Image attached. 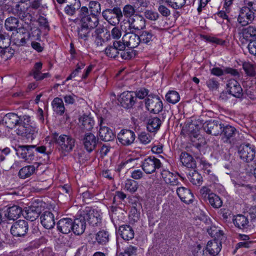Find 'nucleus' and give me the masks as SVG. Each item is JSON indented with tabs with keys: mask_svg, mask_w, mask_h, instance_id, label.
<instances>
[{
	"mask_svg": "<svg viewBox=\"0 0 256 256\" xmlns=\"http://www.w3.org/2000/svg\"><path fill=\"white\" fill-rule=\"evenodd\" d=\"M54 138L58 145V148L62 152H71L75 146V140L70 135L61 134L58 136L56 133L54 134Z\"/></svg>",
	"mask_w": 256,
	"mask_h": 256,
	"instance_id": "nucleus-1",
	"label": "nucleus"
},
{
	"mask_svg": "<svg viewBox=\"0 0 256 256\" xmlns=\"http://www.w3.org/2000/svg\"><path fill=\"white\" fill-rule=\"evenodd\" d=\"M79 17L80 18L82 24L92 30L98 24L99 20L97 16L88 14V8L82 6L79 12Z\"/></svg>",
	"mask_w": 256,
	"mask_h": 256,
	"instance_id": "nucleus-2",
	"label": "nucleus"
},
{
	"mask_svg": "<svg viewBox=\"0 0 256 256\" xmlns=\"http://www.w3.org/2000/svg\"><path fill=\"white\" fill-rule=\"evenodd\" d=\"M32 148L34 146H18L15 148L16 154L20 158L24 159L28 162H30L34 159V154L32 151Z\"/></svg>",
	"mask_w": 256,
	"mask_h": 256,
	"instance_id": "nucleus-3",
	"label": "nucleus"
},
{
	"mask_svg": "<svg viewBox=\"0 0 256 256\" xmlns=\"http://www.w3.org/2000/svg\"><path fill=\"white\" fill-rule=\"evenodd\" d=\"M161 164L160 160L154 156H149L142 162V168L146 174H150L154 172L156 169L159 168Z\"/></svg>",
	"mask_w": 256,
	"mask_h": 256,
	"instance_id": "nucleus-4",
	"label": "nucleus"
},
{
	"mask_svg": "<svg viewBox=\"0 0 256 256\" xmlns=\"http://www.w3.org/2000/svg\"><path fill=\"white\" fill-rule=\"evenodd\" d=\"M255 150L253 146L250 144H241L238 148V154L244 161L252 162L255 156Z\"/></svg>",
	"mask_w": 256,
	"mask_h": 256,
	"instance_id": "nucleus-5",
	"label": "nucleus"
},
{
	"mask_svg": "<svg viewBox=\"0 0 256 256\" xmlns=\"http://www.w3.org/2000/svg\"><path fill=\"white\" fill-rule=\"evenodd\" d=\"M80 216L86 223L88 222L93 226L97 225L101 220L100 214L98 211L90 208H86Z\"/></svg>",
	"mask_w": 256,
	"mask_h": 256,
	"instance_id": "nucleus-6",
	"label": "nucleus"
},
{
	"mask_svg": "<svg viewBox=\"0 0 256 256\" xmlns=\"http://www.w3.org/2000/svg\"><path fill=\"white\" fill-rule=\"evenodd\" d=\"M146 106L150 112L158 114L163 108L162 102L158 96H148L146 100Z\"/></svg>",
	"mask_w": 256,
	"mask_h": 256,
	"instance_id": "nucleus-7",
	"label": "nucleus"
},
{
	"mask_svg": "<svg viewBox=\"0 0 256 256\" xmlns=\"http://www.w3.org/2000/svg\"><path fill=\"white\" fill-rule=\"evenodd\" d=\"M202 127L207 134L216 136L221 133L223 124L218 121L210 120L204 123Z\"/></svg>",
	"mask_w": 256,
	"mask_h": 256,
	"instance_id": "nucleus-8",
	"label": "nucleus"
},
{
	"mask_svg": "<svg viewBox=\"0 0 256 256\" xmlns=\"http://www.w3.org/2000/svg\"><path fill=\"white\" fill-rule=\"evenodd\" d=\"M28 225L25 220H18L12 226V234L14 236H24L28 232Z\"/></svg>",
	"mask_w": 256,
	"mask_h": 256,
	"instance_id": "nucleus-9",
	"label": "nucleus"
},
{
	"mask_svg": "<svg viewBox=\"0 0 256 256\" xmlns=\"http://www.w3.org/2000/svg\"><path fill=\"white\" fill-rule=\"evenodd\" d=\"M119 142L124 146H130L132 144L136 138V134L132 130L124 129L118 134Z\"/></svg>",
	"mask_w": 256,
	"mask_h": 256,
	"instance_id": "nucleus-10",
	"label": "nucleus"
},
{
	"mask_svg": "<svg viewBox=\"0 0 256 256\" xmlns=\"http://www.w3.org/2000/svg\"><path fill=\"white\" fill-rule=\"evenodd\" d=\"M118 101L123 108H132L136 102V94L132 92H124L120 95Z\"/></svg>",
	"mask_w": 256,
	"mask_h": 256,
	"instance_id": "nucleus-11",
	"label": "nucleus"
},
{
	"mask_svg": "<svg viewBox=\"0 0 256 256\" xmlns=\"http://www.w3.org/2000/svg\"><path fill=\"white\" fill-rule=\"evenodd\" d=\"M162 176L165 182L170 186H179L180 185V176L168 170H163L161 172Z\"/></svg>",
	"mask_w": 256,
	"mask_h": 256,
	"instance_id": "nucleus-12",
	"label": "nucleus"
},
{
	"mask_svg": "<svg viewBox=\"0 0 256 256\" xmlns=\"http://www.w3.org/2000/svg\"><path fill=\"white\" fill-rule=\"evenodd\" d=\"M254 13L248 8H242L238 18V22L242 26H245L254 20Z\"/></svg>",
	"mask_w": 256,
	"mask_h": 256,
	"instance_id": "nucleus-13",
	"label": "nucleus"
},
{
	"mask_svg": "<svg viewBox=\"0 0 256 256\" xmlns=\"http://www.w3.org/2000/svg\"><path fill=\"white\" fill-rule=\"evenodd\" d=\"M28 2V0H24L19 4L12 6V12L20 18L24 19L28 14V10L30 6Z\"/></svg>",
	"mask_w": 256,
	"mask_h": 256,
	"instance_id": "nucleus-14",
	"label": "nucleus"
},
{
	"mask_svg": "<svg viewBox=\"0 0 256 256\" xmlns=\"http://www.w3.org/2000/svg\"><path fill=\"white\" fill-rule=\"evenodd\" d=\"M228 92L230 94L236 98H240L242 96V89L238 82L234 79L230 80L226 84Z\"/></svg>",
	"mask_w": 256,
	"mask_h": 256,
	"instance_id": "nucleus-15",
	"label": "nucleus"
},
{
	"mask_svg": "<svg viewBox=\"0 0 256 256\" xmlns=\"http://www.w3.org/2000/svg\"><path fill=\"white\" fill-rule=\"evenodd\" d=\"M103 118H100L99 120V126H100L99 130V136L100 138L105 142H108L112 140L114 138V135L110 128L107 126H103Z\"/></svg>",
	"mask_w": 256,
	"mask_h": 256,
	"instance_id": "nucleus-16",
	"label": "nucleus"
},
{
	"mask_svg": "<svg viewBox=\"0 0 256 256\" xmlns=\"http://www.w3.org/2000/svg\"><path fill=\"white\" fill-rule=\"evenodd\" d=\"M122 40L127 47L130 48L137 47L140 43L139 36L133 32H128L124 34Z\"/></svg>",
	"mask_w": 256,
	"mask_h": 256,
	"instance_id": "nucleus-17",
	"label": "nucleus"
},
{
	"mask_svg": "<svg viewBox=\"0 0 256 256\" xmlns=\"http://www.w3.org/2000/svg\"><path fill=\"white\" fill-rule=\"evenodd\" d=\"M176 194L180 200L186 204L192 203L194 200V196L190 190L185 187H178Z\"/></svg>",
	"mask_w": 256,
	"mask_h": 256,
	"instance_id": "nucleus-18",
	"label": "nucleus"
},
{
	"mask_svg": "<svg viewBox=\"0 0 256 256\" xmlns=\"http://www.w3.org/2000/svg\"><path fill=\"white\" fill-rule=\"evenodd\" d=\"M98 138L91 133L86 134L83 138V144L84 148L88 152H92L96 147Z\"/></svg>",
	"mask_w": 256,
	"mask_h": 256,
	"instance_id": "nucleus-19",
	"label": "nucleus"
},
{
	"mask_svg": "<svg viewBox=\"0 0 256 256\" xmlns=\"http://www.w3.org/2000/svg\"><path fill=\"white\" fill-rule=\"evenodd\" d=\"M40 218L42 224L46 229H50L55 225L54 216L50 212H44Z\"/></svg>",
	"mask_w": 256,
	"mask_h": 256,
	"instance_id": "nucleus-20",
	"label": "nucleus"
},
{
	"mask_svg": "<svg viewBox=\"0 0 256 256\" xmlns=\"http://www.w3.org/2000/svg\"><path fill=\"white\" fill-rule=\"evenodd\" d=\"M129 26L131 29L140 30L145 26V20L140 15L136 14L128 20Z\"/></svg>",
	"mask_w": 256,
	"mask_h": 256,
	"instance_id": "nucleus-21",
	"label": "nucleus"
},
{
	"mask_svg": "<svg viewBox=\"0 0 256 256\" xmlns=\"http://www.w3.org/2000/svg\"><path fill=\"white\" fill-rule=\"evenodd\" d=\"M72 223L70 218H62L57 224L58 230L62 234H68L72 230Z\"/></svg>",
	"mask_w": 256,
	"mask_h": 256,
	"instance_id": "nucleus-22",
	"label": "nucleus"
},
{
	"mask_svg": "<svg viewBox=\"0 0 256 256\" xmlns=\"http://www.w3.org/2000/svg\"><path fill=\"white\" fill-rule=\"evenodd\" d=\"M3 120L8 128L12 129L18 126L20 118L16 114L8 113L4 117Z\"/></svg>",
	"mask_w": 256,
	"mask_h": 256,
	"instance_id": "nucleus-23",
	"label": "nucleus"
},
{
	"mask_svg": "<svg viewBox=\"0 0 256 256\" xmlns=\"http://www.w3.org/2000/svg\"><path fill=\"white\" fill-rule=\"evenodd\" d=\"M221 249V242H218V240L214 239L208 242L206 250L210 254L215 256L220 252Z\"/></svg>",
	"mask_w": 256,
	"mask_h": 256,
	"instance_id": "nucleus-24",
	"label": "nucleus"
},
{
	"mask_svg": "<svg viewBox=\"0 0 256 256\" xmlns=\"http://www.w3.org/2000/svg\"><path fill=\"white\" fill-rule=\"evenodd\" d=\"M86 229V222L80 216L76 218L72 224V230L74 234L80 235L82 234Z\"/></svg>",
	"mask_w": 256,
	"mask_h": 256,
	"instance_id": "nucleus-25",
	"label": "nucleus"
},
{
	"mask_svg": "<svg viewBox=\"0 0 256 256\" xmlns=\"http://www.w3.org/2000/svg\"><path fill=\"white\" fill-rule=\"evenodd\" d=\"M232 222L236 227L240 229H246L250 226L248 218L242 214H238L234 216Z\"/></svg>",
	"mask_w": 256,
	"mask_h": 256,
	"instance_id": "nucleus-26",
	"label": "nucleus"
},
{
	"mask_svg": "<svg viewBox=\"0 0 256 256\" xmlns=\"http://www.w3.org/2000/svg\"><path fill=\"white\" fill-rule=\"evenodd\" d=\"M118 232L122 238L124 240H129L132 239L134 237V231L129 225H122L120 226Z\"/></svg>",
	"mask_w": 256,
	"mask_h": 256,
	"instance_id": "nucleus-27",
	"label": "nucleus"
},
{
	"mask_svg": "<svg viewBox=\"0 0 256 256\" xmlns=\"http://www.w3.org/2000/svg\"><path fill=\"white\" fill-rule=\"evenodd\" d=\"M81 4L80 0H71L67 3L64 8V12L69 16H73L79 9H80Z\"/></svg>",
	"mask_w": 256,
	"mask_h": 256,
	"instance_id": "nucleus-28",
	"label": "nucleus"
},
{
	"mask_svg": "<svg viewBox=\"0 0 256 256\" xmlns=\"http://www.w3.org/2000/svg\"><path fill=\"white\" fill-rule=\"evenodd\" d=\"M180 162L182 165L189 168L196 167V162L192 156L186 152H182L180 156Z\"/></svg>",
	"mask_w": 256,
	"mask_h": 256,
	"instance_id": "nucleus-29",
	"label": "nucleus"
},
{
	"mask_svg": "<svg viewBox=\"0 0 256 256\" xmlns=\"http://www.w3.org/2000/svg\"><path fill=\"white\" fill-rule=\"evenodd\" d=\"M40 212V208L39 207L31 206L26 210L24 218L32 222L39 216Z\"/></svg>",
	"mask_w": 256,
	"mask_h": 256,
	"instance_id": "nucleus-30",
	"label": "nucleus"
},
{
	"mask_svg": "<svg viewBox=\"0 0 256 256\" xmlns=\"http://www.w3.org/2000/svg\"><path fill=\"white\" fill-rule=\"evenodd\" d=\"M22 212L21 208L17 206H14L8 210L4 215L8 220H15L20 217Z\"/></svg>",
	"mask_w": 256,
	"mask_h": 256,
	"instance_id": "nucleus-31",
	"label": "nucleus"
},
{
	"mask_svg": "<svg viewBox=\"0 0 256 256\" xmlns=\"http://www.w3.org/2000/svg\"><path fill=\"white\" fill-rule=\"evenodd\" d=\"M82 128L84 130H90L94 124V119L89 116L84 115L79 120Z\"/></svg>",
	"mask_w": 256,
	"mask_h": 256,
	"instance_id": "nucleus-32",
	"label": "nucleus"
},
{
	"mask_svg": "<svg viewBox=\"0 0 256 256\" xmlns=\"http://www.w3.org/2000/svg\"><path fill=\"white\" fill-rule=\"evenodd\" d=\"M109 212L113 220L122 221L124 220V213L120 208L112 206L110 207Z\"/></svg>",
	"mask_w": 256,
	"mask_h": 256,
	"instance_id": "nucleus-33",
	"label": "nucleus"
},
{
	"mask_svg": "<svg viewBox=\"0 0 256 256\" xmlns=\"http://www.w3.org/2000/svg\"><path fill=\"white\" fill-rule=\"evenodd\" d=\"M36 167L34 165H29L22 168L18 172V175L20 178L25 179L30 177L34 172Z\"/></svg>",
	"mask_w": 256,
	"mask_h": 256,
	"instance_id": "nucleus-34",
	"label": "nucleus"
},
{
	"mask_svg": "<svg viewBox=\"0 0 256 256\" xmlns=\"http://www.w3.org/2000/svg\"><path fill=\"white\" fill-rule=\"evenodd\" d=\"M161 120L157 117L150 118L147 122V129L150 132L157 131L160 128Z\"/></svg>",
	"mask_w": 256,
	"mask_h": 256,
	"instance_id": "nucleus-35",
	"label": "nucleus"
},
{
	"mask_svg": "<svg viewBox=\"0 0 256 256\" xmlns=\"http://www.w3.org/2000/svg\"><path fill=\"white\" fill-rule=\"evenodd\" d=\"M32 123L31 122L30 117L27 115L24 116L20 118V121L18 124L19 128H23L22 134L23 133H30L29 127L32 126Z\"/></svg>",
	"mask_w": 256,
	"mask_h": 256,
	"instance_id": "nucleus-36",
	"label": "nucleus"
},
{
	"mask_svg": "<svg viewBox=\"0 0 256 256\" xmlns=\"http://www.w3.org/2000/svg\"><path fill=\"white\" fill-rule=\"evenodd\" d=\"M54 110L58 114L62 115L65 111L63 100L60 98H56L52 103Z\"/></svg>",
	"mask_w": 256,
	"mask_h": 256,
	"instance_id": "nucleus-37",
	"label": "nucleus"
},
{
	"mask_svg": "<svg viewBox=\"0 0 256 256\" xmlns=\"http://www.w3.org/2000/svg\"><path fill=\"white\" fill-rule=\"evenodd\" d=\"M140 42L150 44L156 39V36L150 31L144 30L139 36Z\"/></svg>",
	"mask_w": 256,
	"mask_h": 256,
	"instance_id": "nucleus-38",
	"label": "nucleus"
},
{
	"mask_svg": "<svg viewBox=\"0 0 256 256\" xmlns=\"http://www.w3.org/2000/svg\"><path fill=\"white\" fill-rule=\"evenodd\" d=\"M222 128L223 129L222 130V132L220 134L224 136L223 138H226L224 142L227 141L235 135L236 130L234 127L227 125Z\"/></svg>",
	"mask_w": 256,
	"mask_h": 256,
	"instance_id": "nucleus-39",
	"label": "nucleus"
},
{
	"mask_svg": "<svg viewBox=\"0 0 256 256\" xmlns=\"http://www.w3.org/2000/svg\"><path fill=\"white\" fill-rule=\"evenodd\" d=\"M242 36L248 40L256 38V28L252 26H249L242 30Z\"/></svg>",
	"mask_w": 256,
	"mask_h": 256,
	"instance_id": "nucleus-40",
	"label": "nucleus"
},
{
	"mask_svg": "<svg viewBox=\"0 0 256 256\" xmlns=\"http://www.w3.org/2000/svg\"><path fill=\"white\" fill-rule=\"evenodd\" d=\"M91 30L90 28L82 24L78 30V38L84 41L88 40L90 36Z\"/></svg>",
	"mask_w": 256,
	"mask_h": 256,
	"instance_id": "nucleus-41",
	"label": "nucleus"
},
{
	"mask_svg": "<svg viewBox=\"0 0 256 256\" xmlns=\"http://www.w3.org/2000/svg\"><path fill=\"white\" fill-rule=\"evenodd\" d=\"M208 199L210 204L214 208H219L222 204V200L215 194L212 192L208 194Z\"/></svg>",
	"mask_w": 256,
	"mask_h": 256,
	"instance_id": "nucleus-42",
	"label": "nucleus"
},
{
	"mask_svg": "<svg viewBox=\"0 0 256 256\" xmlns=\"http://www.w3.org/2000/svg\"><path fill=\"white\" fill-rule=\"evenodd\" d=\"M18 20L14 17H10L5 21V26L7 30L12 31L16 29L18 26Z\"/></svg>",
	"mask_w": 256,
	"mask_h": 256,
	"instance_id": "nucleus-43",
	"label": "nucleus"
},
{
	"mask_svg": "<svg viewBox=\"0 0 256 256\" xmlns=\"http://www.w3.org/2000/svg\"><path fill=\"white\" fill-rule=\"evenodd\" d=\"M166 98L168 102L175 104L180 101V96L179 94L175 90H170L166 93Z\"/></svg>",
	"mask_w": 256,
	"mask_h": 256,
	"instance_id": "nucleus-44",
	"label": "nucleus"
},
{
	"mask_svg": "<svg viewBox=\"0 0 256 256\" xmlns=\"http://www.w3.org/2000/svg\"><path fill=\"white\" fill-rule=\"evenodd\" d=\"M90 14L98 16L101 12L100 4L96 1H90L88 4V9Z\"/></svg>",
	"mask_w": 256,
	"mask_h": 256,
	"instance_id": "nucleus-45",
	"label": "nucleus"
},
{
	"mask_svg": "<svg viewBox=\"0 0 256 256\" xmlns=\"http://www.w3.org/2000/svg\"><path fill=\"white\" fill-rule=\"evenodd\" d=\"M138 188L137 182L128 179L125 182L124 190L133 193L136 191Z\"/></svg>",
	"mask_w": 256,
	"mask_h": 256,
	"instance_id": "nucleus-46",
	"label": "nucleus"
},
{
	"mask_svg": "<svg viewBox=\"0 0 256 256\" xmlns=\"http://www.w3.org/2000/svg\"><path fill=\"white\" fill-rule=\"evenodd\" d=\"M96 240L100 244H104L109 240V234L106 230L99 231L96 234Z\"/></svg>",
	"mask_w": 256,
	"mask_h": 256,
	"instance_id": "nucleus-47",
	"label": "nucleus"
},
{
	"mask_svg": "<svg viewBox=\"0 0 256 256\" xmlns=\"http://www.w3.org/2000/svg\"><path fill=\"white\" fill-rule=\"evenodd\" d=\"M122 36L121 30L118 27L114 28L111 30V34L110 32H106L104 34V37L106 40H110L111 37L114 39H118Z\"/></svg>",
	"mask_w": 256,
	"mask_h": 256,
	"instance_id": "nucleus-48",
	"label": "nucleus"
},
{
	"mask_svg": "<svg viewBox=\"0 0 256 256\" xmlns=\"http://www.w3.org/2000/svg\"><path fill=\"white\" fill-rule=\"evenodd\" d=\"M166 2L174 9L182 8L186 4V0H166Z\"/></svg>",
	"mask_w": 256,
	"mask_h": 256,
	"instance_id": "nucleus-49",
	"label": "nucleus"
},
{
	"mask_svg": "<svg viewBox=\"0 0 256 256\" xmlns=\"http://www.w3.org/2000/svg\"><path fill=\"white\" fill-rule=\"evenodd\" d=\"M152 136L146 132H140L138 136V139L140 142L143 144H149L152 140Z\"/></svg>",
	"mask_w": 256,
	"mask_h": 256,
	"instance_id": "nucleus-50",
	"label": "nucleus"
},
{
	"mask_svg": "<svg viewBox=\"0 0 256 256\" xmlns=\"http://www.w3.org/2000/svg\"><path fill=\"white\" fill-rule=\"evenodd\" d=\"M206 86L210 90H216L220 86V83L217 79L214 78H209L206 82Z\"/></svg>",
	"mask_w": 256,
	"mask_h": 256,
	"instance_id": "nucleus-51",
	"label": "nucleus"
},
{
	"mask_svg": "<svg viewBox=\"0 0 256 256\" xmlns=\"http://www.w3.org/2000/svg\"><path fill=\"white\" fill-rule=\"evenodd\" d=\"M113 12L116 15V18H114V20L109 21V22L112 25H116L119 23L120 19L122 17V14L121 10L119 8H114L112 10H111V13Z\"/></svg>",
	"mask_w": 256,
	"mask_h": 256,
	"instance_id": "nucleus-52",
	"label": "nucleus"
},
{
	"mask_svg": "<svg viewBox=\"0 0 256 256\" xmlns=\"http://www.w3.org/2000/svg\"><path fill=\"white\" fill-rule=\"evenodd\" d=\"M85 64L83 62H79L76 65V68L72 71L70 74L66 78V81H68L73 78H76L78 74L81 72V70L84 68Z\"/></svg>",
	"mask_w": 256,
	"mask_h": 256,
	"instance_id": "nucleus-53",
	"label": "nucleus"
},
{
	"mask_svg": "<svg viewBox=\"0 0 256 256\" xmlns=\"http://www.w3.org/2000/svg\"><path fill=\"white\" fill-rule=\"evenodd\" d=\"M137 248L132 246H129L125 250L124 252H120L119 256H133L136 254Z\"/></svg>",
	"mask_w": 256,
	"mask_h": 256,
	"instance_id": "nucleus-54",
	"label": "nucleus"
},
{
	"mask_svg": "<svg viewBox=\"0 0 256 256\" xmlns=\"http://www.w3.org/2000/svg\"><path fill=\"white\" fill-rule=\"evenodd\" d=\"M243 68L247 74L250 76H253L255 74V71L253 65L249 62H244L242 64Z\"/></svg>",
	"mask_w": 256,
	"mask_h": 256,
	"instance_id": "nucleus-55",
	"label": "nucleus"
},
{
	"mask_svg": "<svg viewBox=\"0 0 256 256\" xmlns=\"http://www.w3.org/2000/svg\"><path fill=\"white\" fill-rule=\"evenodd\" d=\"M42 66V64L41 62H36L34 66V68L32 70V75L36 80H38V78H40Z\"/></svg>",
	"mask_w": 256,
	"mask_h": 256,
	"instance_id": "nucleus-56",
	"label": "nucleus"
},
{
	"mask_svg": "<svg viewBox=\"0 0 256 256\" xmlns=\"http://www.w3.org/2000/svg\"><path fill=\"white\" fill-rule=\"evenodd\" d=\"M135 12L134 8L130 4L125 6L123 8V13L126 17H130L134 14Z\"/></svg>",
	"mask_w": 256,
	"mask_h": 256,
	"instance_id": "nucleus-57",
	"label": "nucleus"
},
{
	"mask_svg": "<svg viewBox=\"0 0 256 256\" xmlns=\"http://www.w3.org/2000/svg\"><path fill=\"white\" fill-rule=\"evenodd\" d=\"M105 53L108 56L114 58L117 56L118 54V52L112 46H108L105 49Z\"/></svg>",
	"mask_w": 256,
	"mask_h": 256,
	"instance_id": "nucleus-58",
	"label": "nucleus"
},
{
	"mask_svg": "<svg viewBox=\"0 0 256 256\" xmlns=\"http://www.w3.org/2000/svg\"><path fill=\"white\" fill-rule=\"evenodd\" d=\"M144 15L146 18L151 20H156L159 16L157 12L152 10H146L144 12Z\"/></svg>",
	"mask_w": 256,
	"mask_h": 256,
	"instance_id": "nucleus-59",
	"label": "nucleus"
},
{
	"mask_svg": "<svg viewBox=\"0 0 256 256\" xmlns=\"http://www.w3.org/2000/svg\"><path fill=\"white\" fill-rule=\"evenodd\" d=\"M190 181L194 184L200 185L202 182V177L197 172L192 173V174L190 178Z\"/></svg>",
	"mask_w": 256,
	"mask_h": 256,
	"instance_id": "nucleus-60",
	"label": "nucleus"
},
{
	"mask_svg": "<svg viewBox=\"0 0 256 256\" xmlns=\"http://www.w3.org/2000/svg\"><path fill=\"white\" fill-rule=\"evenodd\" d=\"M14 50L10 48L9 46L0 50V54L5 56L6 58H9L12 56Z\"/></svg>",
	"mask_w": 256,
	"mask_h": 256,
	"instance_id": "nucleus-61",
	"label": "nucleus"
},
{
	"mask_svg": "<svg viewBox=\"0 0 256 256\" xmlns=\"http://www.w3.org/2000/svg\"><path fill=\"white\" fill-rule=\"evenodd\" d=\"M159 3L160 5L158 8V12L164 16L167 17L169 16L170 14V10L166 6L162 4L160 2H159Z\"/></svg>",
	"mask_w": 256,
	"mask_h": 256,
	"instance_id": "nucleus-62",
	"label": "nucleus"
},
{
	"mask_svg": "<svg viewBox=\"0 0 256 256\" xmlns=\"http://www.w3.org/2000/svg\"><path fill=\"white\" fill-rule=\"evenodd\" d=\"M246 93L248 96L252 100L256 99V86L251 87L246 90Z\"/></svg>",
	"mask_w": 256,
	"mask_h": 256,
	"instance_id": "nucleus-63",
	"label": "nucleus"
},
{
	"mask_svg": "<svg viewBox=\"0 0 256 256\" xmlns=\"http://www.w3.org/2000/svg\"><path fill=\"white\" fill-rule=\"evenodd\" d=\"M246 6L244 8H248L250 10L256 11V0H244Z\"/></svg>",
	"mask_w": 256,
	"mask_h": 256,
	"instance_id": "nucleus-64",
	"label": "nucleus"
}]
</instances>
